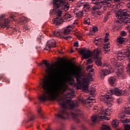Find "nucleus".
<instances>
[{
	"instance_id": "nucleus-14",
	"label": "nucleus",
	"mask_w": 130,
	"mask_h": 130,
	"mask_svg": "<svg viewBox=\"0 0 130 130\" xmlns=\"http://www.w3.org/2000/svg\"><path fill=\"white\" fill-rule=\"evenodd\" d=\"M110 74V71L107 69H103L102 70L101 73V78H103V77H105V76H107V75H109Z\"/></svg>"
},
{
	"instance_id": "nucleus-16",
	"label": "nucleus",
	"mask_w": 130,
	"mask_h": 130,
	"mask_svg": "<svg viewBox=\"0 0 130 130\" xmlns=\"http://www.w3.org/2000/svg\"><path fill=\"white\" fill-rule=\"evenodd\" d=\"M108 81L110 85H114L116 82V77L114 76H111L109 78Z\"/></svg>"
},
{
	"instance_id": "nucleus-6",
	"label": "nucleus",
	"mask_w": 130,
	"mask_h": 130,
	"mask_svg": "<svg viewBox=\"0 0 130 130\" xmlns=\"http://www.w3.org/2000/svg\"><path fill=\"white\" fill-rule=\"evenodd\" d=\"M126 11V9L124 10H119L116 15V17L118 20H117L119 24L124 23V24H128L130 23V17Z\"/></svg>"
},
{
	"instance_id": "nucleus-29",
	"label": "nucleus",
	"mask_w": 130,
	"mask_h": 130,
	"mask_svg": "<svg viewBox=\"0 0 130 130\" xmlns=\"http://www.w3.org/2000/svg\"><path fill=\"white\" fill-rule=\"evenodd\" d=\"M29 120H34L35 119V116L33 113H30L28 115Z\"/></svg>"
},
{
	"instance_id": "nucleus-18",
	"label": "nucleus",
	"mask_w": 130,
	"mask_h": 130,
	"mask_svg": "<svg viewBox=\"0 0 130 130\" xmlns=\"http://www.w3.org/2000/svg\"><path fill=\"white\" fill-rule=\"evenodd\" d=\"M64 98H73V97H74V91L66 92V94H64Z\"/></svg>"
},
{
	"instance_id": "nucleus-12",
	"label": "nucleus",
	"mask_w": 130,
	"mask_h": 130,
	"mask_svg": "<svg viewBox=\"0 0 130 130\" xmlns=\"http://www.w3.org/2000/svg\"><path fill=\"white\" fill-rule=\"evenodd\" d=\"M111 108H109L108 109H106L105 111H103L101 115H99V118L100 119H106L107 120H109V119H108L106 117V115L107 116H109L110 114H111Z\"/></svg>"
},
{
	"instance_id": "nucleus-30",
	"label": "nucleus",
	"mask_w": 130,
	"mask_h": 130,
	"mask_svg": "<svg viewBox=\"0 0 130 130\" xmlns=\"http://www.w3.org/2000/svg\"><path fill=\"white\" fill-rule=\"evenodd\" d=\"M118 73L119 75H121V76H124V71L123 69H118Z\"/></svg>"
},
{
	"instance_id": "nucleus-36",
	"label": "nucleus",
	"mask_w": 130,
	"mask_h": 130,
	"mask_svg": "<svg viewBox=\"0 0 130 130\" xmlns=\"http://www.w3.org/2000/svg\"><path fill=\"white\" fill-rule=\"evenodd\" d=\"M121 36H126V32L124 31H122L120 34Z\"/></svg>"
},
{
	"instance_id": "nucleus-11",
	"label": "nucleus",
	"mask_w": 130,
	"mask_h": 130,
	"mask_svg": "<svg viewBox=\"0 0 130 130\" xmlns=\"http://www.w3.org/2000/svg\"><path fill=\"white\" fill-rule=\"evenodd\" d=\"M63 33L60 31L59 30H55L52 32L51 36H54L55 37H60L61 38H63V39H66V40H70L72 37L71 36H63Z\"/></svg>"
},
{
	"instance_id": "nucleus-35",
	"label": "nucleus",
	"mask_w": 130,
	"mask_h": 130,
	"mask_svg": "<svg viewBox=\"0 0 130 130\" xmlns=\"http://www.w3.org/2000/svg\"><path fill=\"white\" fill-rule=\"evenodd\" d=\"M87 64H90V63H92L93 62V60L92 59H88L86 60Z\"/></svg>"
},
{
	"instance_id": "nucleus-21",
	"label": "nucleus",
	"mask_w": 130,
	"mask_h": 130,
	"mask_svg": "<svg viewBox=\"0 0 130 130\" xmlns=\"http://www.w3.org/2000/svg\"><path fill=\"white\" fill-rule=\"evenodd\" d=\"M104 53L106 54L107 52L110 51V47L106 45L104 46Z\"/></svg>"
},
{
	"instance_id": "nucleus-5",
	"label": "nucleus",
	"mask_w": 130,
	"mask_h": 130,
	"mask_svg": "<svg viewBox=\"0 0 130 130\" xmlns=\"http://www.w3.org/2000/svg\"><path fill=\"white\" fill-rule=\"evenodd\" d=\"M126 91L122 90L121 89H119L117 88H115L114 89H111L109 90V93L110 95L106 94L102 97V99L106 101L105 103L107 104H110L112 101H113V98L111 95H113L114 94L116 96H121V95H124Z\"/></svg>"
},
{
	"instance_id": "nucleus-49",
	"label": "nucleus",
	"mask_w": 130,
	"mask_h": 130,
	"mask_svg": "<svg viewBox=\"0 0 130 130\" xmlns=\"http://www.w3.org/2000/svg\"><path fill=\"white\" fill-rule=\"evenodd\" d=\"M128 128H130V125H127L125 128L126 130H128Z\"/></svg>"
},
{
	"instance_id": "nucleus-48",
	"label": "nucleus",
	"mask_w": 130,
	"mask_h": 130,
	"mask_svg": "<svg viewBox=\"0 0 130 130\" xmlns=\"http://www.w3.org/2000/svg\"><path fill=\"white\" fill-rule=\"evenodd\" d=\"M127 30L128 31L129 33H130V25L127 26Z\"/></svg>"
},
{
	"instance_id": "nucleus-20",
	"label": "nucleus",
	"mask_w": 130,
	"mask_h": 130,
	"mask_svg": "<svg viewBox=\"0 0 130 130\" xmlns=\"http://www.w3.org/2000/svg\"><path fill=\"white\" fill-rule=\"evenodd\" d=\"M37 111H38V116H39V117L43 119L45 118V117H44V116H43V112L42 111V110H41V109L38 108L37 109Z\"/></svg>"
},
{
	"instance_id": "nucleus-46",
	"label": "nucleus",
	"mask_w": 130,
	"mask_h": 130,
	"mask_svg": "<svg viewBox=\"0 0 130 130\" xmlns=\"http://www.w3.org/2000/svg\"><path fill=\"white\" fill-rule=\"evenodd\" d=\"M4 81H5V82H7V83L8 84H9V83H10V80H9V79L5 78V79H4Z\"/></svg>"
},
{
	"instance_id": "nucleus-8",
	"label": "nucleus",
	"mask_w": 130,
	"mask_h": 130,
	"mask_svg": "<svg viewBox=\"0 0 130 130\" xmlns=\"http://www.w3.org/2000/svg\"><path fill=\"white\" fill-rule=\"evenodd\" d=\"M15 16L13 15H11L8 18L6 17V15H0V29L3 28L9 29V28H10L9 23L13 22V21H15Z\"/></svg>"
},
{
	"instance_id": "nucleus-27",
	"label": "nucleus",
	"mask_w": 130,
	"mask_h": 130,
	"mask_svg": "<svg viewBox=\"0 0 130 130\" xmlns=\"http://www.w3.org/2000/svg\"><path fill=\"white\" fill-rule=\"evenodd\" d=\"M90 18L86 17L84 19V23L85 25H90Z\"/></svg>"
},
{
	"instance_id": "nucleus-55",
	"label": "nucleus",
	"mask_w": 130,
	"mask_h": 130,
	"mask_svg": "<svg viewBox=\"0 0 130 130\" xmlns=\"http://www.w3.org/2000/svg\"><path fill=\"white\" fill-rule=\"evenodd\" d=\"M125 122H129V121L128 120V119H126Z\"/></svg>"
},
{
	"instance_id": "nucleus-43",
	"label": "nucleus",
	"mask_w": 130,
	"mask_h": 130,
	"mask_svg": "<svg viewBox=\"0 0 130 130\" xmlns=\"http://www.w3.org/2000/svg\"><path fill=\"white\" fill-rule=\"evenodd\" d=\"M90 93L91 95H94V93H95V90L92 89L90 90Z\"/></svg>"
},
{
	"instance_id": "nucleus-1",
	"label": "nucleus",
	"mask_w": 130,
	"mask_h": 130,
	"mask_svg": "<svg viewBox=\"0 0 130 130\" xmlns=\"http://www.w3.org/2000/svg\"><path fill=\"white\" fill-rule=\"evenodd\" d=\"M40 86L45 92L39 97L40 101L56 100L61 106L57 113L55 114V120L57 122H60V120L70 119L71 117L77 123L81 122L80 118H84V115L81 110L77 109L79 107L78 103H75L71 100H66L64 98L60 96L66 92V88L62 86L61 81L54 84L51 78L42 79Z\"/></svg>"
},
{
	"instance_id": "nucleus-61",
	"label": "nucleus",
	"mask_w": 130,
	"mask_h": 130,
	"mask_svg": "<svg viewBox=\"0 0 130 130\" xmlns=\"http://www.w3.org/2000/svg\"><path fill=\"white\" fill-rule=\"evenodd\" d=\"M71 52H74V51H71Z\"/></svg>"
},
{
	"instance_id": "nucleus-58",
	"label": "nucleus",
	"mask_w": 130,
	"mask_h": 130,
	"mask_svg": "<svg viewBox=\"0 0 130 130\" xmlns=\"http://www.w3.org/2000/svg\"><path fill=\"white\" fill-rule=\"evenodd\" d=\"M79 39V40H82V38H80Z\"/></svg>"
},
{
	"instance_id": "nucleus-26",
	"label": "nucleus",
	"mask_w": 130,
	"mask_h": 130,
	"mask_svg": "<svg viewBox=\"0 0 130 130\" xmlns=\"http://www.w3.org/2000/svg\"><path fill=\"white\" fill-rule=\"evenodd\" d=\"M111 62L112 64H113V66H115V67H116V66H118V62L114 58L111 59Z\"/></svg>"
},
{
	"instance_id": "nucleus-24",
	"label": "nucleus",
	"mask_w": 130,
	"mask_h": 130,
	"mask_svg": "<svg viewBox=\"0 0 130 130\" xmlns=\"http://www.w3.org/2000/svg\"><path fill=\"white\" fill-rule=\"evenodd\" d=\"M94 43H95V45H100L101 43H102V39H95V41H94Z\"/></svg>"
},
{
	"instance_id": "nucleus-62",
	"label": "nucleus",
	"mask_w": 130,
	"mask_h": 130,
	"mask_svg": "<svg viewBox=\"0 0 130 130\" xmlns=\"http://www.w3.org/2000/svg\"><path fill=\"white\" fill-rule=\"evenodd\" d=\"M69 73H71V71H69Z\"/></svg>"
},
{
	"instance_id": "nucleus-64",
	"label": "nucleus",
	"mask_w": 130,
	"mask_h": 130,
	"mask_svg": "<svg viewBox=\"0 0 130 130\" xmlns=\"http://www.w3.org/2000/svg\"><path fill=\"white\" fill-rule=\"evenodd\" d=\"M92 124V125H94V124Z\"/></svg>"
},
{
	"instance_id": "nucleus-38",
	"label": "nucleus",
	"mask_w": 130,
	"mask_h": 130,
	"mask_svg": "<svg viewBox=\"0 0 130 130\" xmlns=\"http://www.w3.org/2000/svg\"><path fill=\"white\" fill-rule=\"evenodd\" d=\"M12 32L14 34H16V33H18V32H19V30H17L16 28H13L12 29Z\"/></svg>"
},
{
	"instance_id": "nucleus-3",
	"label": "nucleus",
	"mask_w": 130,
	"mask_h": 130,
	"mask_svg": "<svg viewBox=\"0 0 130 130\" xmlns=\"http://www.w3.org/2000/svg\"><path fill=\"white\" fill-rule=\"evenodd\" d=\"M80 54L82 55L83 58H89V57H91L95 59V63L96 66L100 67L102 64V62H101V58L99 57V54H100V51L98 49H95L93 52H91L89 50H87L86 48H83L80 50Z\"/></svg>"
},
{
	"instance_id": "nucleus-15",
	"label": "nucleus",
	"mask_w": 130,
	"mask_h": 130,
	"mask_svg": "<svg viewBox=\"0 0 130 130\" xmlns=\"http://www.w3.org/2000/svg\"><path fill=\"white\" fill-rule=\"evenodd\" d=\"M73 27L72 25H69L64 30L63 34L64 35H68V34H70L71 33V31H72L73 29Z\"/></svg>"
},
{
	"instance_id": "nucleus-23",
	"label": "nucleus",
	"mask_w": 130,
	"mask_h": 130,
	"mask_svg": "<svg viewBox=\"0 0 130 130\" xmlns=\"http://www.w3.org/2000/svg\"><path fill=\"white\" fill-rule=\"evenodd\" d=\"M125 40H126L125 38H123L121 37H119L117 39V41L120 44H122V43H124L125 42Z\"/></svg>"
},
{
	"instance_id": "nucleus-51",
	"label": "nucleus",
	"mask_w": 130,
	"mask_h": 130,
	"mask_svg": "<svg viewBox=\"0 0 130 130\" xmlns=\"http://www.w3.org/2000/svg\"><path fill=\"white\" fill-rule=\"evenodd\" d=\"M26 30H29V28L28 27H25L24 28L23 31H26Z\"/></svg>"
},
{
	"instance_id": "nucleus-44",
	"label": "nucleus",
	"mask_w": 130,
	"mask_h": 130,
	"mask_svg": "<svg viewBox=\"0 0 130 130\" xmlns=\"http://www.w3.org/2000/svg\"><path fill=\"white\" fill-rule=\"evenodd\" d=\"M74 46L78 47L79 46V43L76 42L74 43Z\"/></svg>"
},
{
	"instance_id": "nucleus-4",
	"label": "nucleus",
	"mask_w": 130,
	"mask_h": 130,
	"mask_svg": "<svg viewBox=\"0 0 130 130\" xmlns=\"http://www.w3.org/2000/svg\"><path fill=\"white\" fill-rule=\"evenodd\" d=\"M72 75L76 78L77 83L79 85L80 89H82L84 92H87L89 87V78L82 76L81 72H74Z\"/></svg>"
},
{
	"instance_id": "nucleus-28",
	"label": "nucleus",
	"mask_w": 130,
	"mask_h": 130,
	"mask_svg": "<svg viewBox=\"0 0 130 130\" xmlns=\"http://www.w3.org/2000/svg\"><path fill=\"white\" fill-rule=\"evenodd\" d=\"M98 118V117L96 115H93L91 119V121H92L93 123H95L96 121H97V119Z\"/></svg>"
},
{
	"instance_id": "nucleus-50",
	"label": "nucleus",
	"mask_w": 130,
	"mask_h": 130,
	"mask_svg": "<svg viewBox=\"0 0 130 130\" xmlns=\"http://www.w3.org/2000/svg\"><path fill=\"white\" fill-rule=\"evenodd\" d=\"M4 75L3 74L0 75V80H2L4 78Z\"/></svg>"
},
{
	"instance_id": "nucleus-59",
	"label": "nucleus",
	"mask_w": 130,
	"mask_h": 130,
	"mask_svg": "<svg viewBox=\"0 0 130 130\" xmlns=\"http://www.w3.org/2000/svg\"><path fill=\"white\" fill-rule=\"evenodd\" d=\"M97 15H98V16H99L100 15V14H99V13H97Z\"/></svg>"
},
{
	"instance_id": "nucleus-47",
	"label": "nucleus",
	"mask_w": 130,
	"mask_h": 130,
	"mask_svg": "<svg viewBox=\"0 0 130 130\" xmlns=\"http://www.w3.org/2000/svg\"><path fill=\"white\" fill-rule=\"evenodd\" d=\"M117 103H118V104H119V103H120V102H121V99H117Z\"/></svg>"
},
{
	"instance_id": "nucleus-33",
	"label": "nucleus",
	"mask_w": 130,
	"mask_h": 130,
	"mask_svg": "<svg viewBox=\"0 0 130 130\" xmlns=\"http://www.w3.org/2000/svg\"><path fill=\"white\" fill-rule=\"evenodd\" d=\"M96 31H98V28L96 26L93 27L92 28L90 29V32H96Z\"/></svg>"
},
{
	"instance_id": "nucleus-56",
	"label": "nucleus",
	"mask_w": 130,
	"mask_h": 130,
	"mask_svg": "<svg viewBox=\"0 0 130 130\" xmlns=\"http://www.w3.org/2000/svg\"><path fill=\"white\" fill-rule=\"evenodd\" d=\"M105 41L106 42H107V41H108V39L105 38Z\"/></svg>"
},
{
	"instance_id": "nucleus-52",
	"label": "nucleus",
	"mask_w": 130,
	"mask_h": 130,
	"mask_svg": "<svg viewBox=\"0 0 130 130\" xmlns=\"http://www.w3.org/2000/svg\"><path fill=\"white\" fill-rule=\"evenodd\" d=\"M89 73H93L94 72V69H92L90 70L89 71Z\"/></svg>"
},
{
	"instance_id": "nucleus-40",
	"label": "nucleus",
	"mask_w": 130,
	"mask_h": 130,
	"mask_svg": "<svg viewBox=\"0 0 130 130\" xmlns=\"http://www.w3.org/2000/svg\"><path fill=\"white\" fill-rule=\"evenodd\" d=\"M93 68V65H88L87 68H86V69L87 70H90L91 69H92Z\"/></svg>"
},
{
	"instance_id": "nucleus-2",
	"label": "nucleus",
	"mask_w": 130,
	"mask_h": 130,
	"mask_svg": "<svg viewBox=\"0 0 130 130\" xmlns=\"http://www.w3.org/2000/svg\"><path fill=\"white\" fill-rule=\"evenodd\" d=\"M53 9L50 11V15H54L56 17L53 19V23L55 25H60L63 19L61 18L63 11L67 12L70 9V5L66 2V0H53Z\"/></svg>"
},
{
	"instance_id": "nucleus-9",
	"label": "nucleus",
	"mask_w": 130,
	"mask_h": 130,
	"mask_svg": "<svg viewBox=\"0 0 130 130\" xmlns=\"http://www.w3.org/2000/svg\"><path fill=\"white\" fill-rule=\"evenodd\" d=\"M117 54L118 60H122L124 59L125 57H129L130 59V45L122 51H118Z\"/></svg>"
},
{
	"instance_id": "nucleus-41",
	"label": "nucleus",
	"mask_w": 130,
	"mask_h": 130,
	"mask_svg": "<svg viewBox=\"0 0 130 130\" xmlns=\"http://www.w3.org/2000/svg\"><path fill=\"white\" fill-rule=\"evenodd\" d=\"M81 130H87V128L83 124L81 125Z\"/></svg>"
},
{
	"instance_id": "nucleus-45",
	"label": "nucleus",
	"mask_w": 130,
	"mask_h": 130,
	"mask_svg": "<svg viewBox=\"0 0 130 130\" xmlns=\"http://www.w3.org/2000/svg\"><path fill=\"white\" fill-rule=\"evenodd\" d=\"M69 68H70V66L69 64H67L65 66V69L67 70H69Z\"/></svg>"
},
{
	"instance_id": "nucleus-25",
	"label": "nucleus",
	"mask_w": 130,
	"mask_h": 130,
	"mask_svg": "<svg viewBox=\"0 0 130 130\" xmlns=\"http://www.w3.org/2000/svg\"><path fill=\"white\" fill-rule=\"evenodd\" d=\"M119 123V121H118L117 120H114L112 122V124L114 127H116L118 126Z\"/></svg>"
},
{
	"instance_id": "nucleus-53",
	"label": "nucleus",
	"mask_w": 130,
	"mask_h": 130,
	"mask_svg": "<svg viewBox=\"0 0 130 130\" xmlns=\"http://www.w3.org/2000/svg\"><path fill=\"white\" fill-rule=\"evenodd\" d=\"M89 6V5H88V4H85L84 5V7H85V8H86V7H88Z\"/></svg>"
},
{
	"instance_id": "nucleus-19",
	"label": "nucleus",
	"mask_w": 130,
	"mask_h": 130,
	"mask_svg": "<svg viewBox=\"0 0 130 130\" xmlns=\"http://www.w3.org/2000/svg\"><path fill=\"white\" fill-rule=\"evenodd\" d=\"M19 22L22 25H24V24H26V23H27V22H28V19H27L25 17H22L20 18Z\"/></svg>"
},
{
	"instance_id": "nucleus-60",
	"label": "nucleus",
	"mask_w": 130,
	"mask_h": 130,
	"mask_svg": "<svg viewBox=\"0 0 130 130\" xmlns=\"http://www.w3.org/2000/svg\"><path fill=\"white\" fill-rule=\"evenodd\" d=\"M124 116H123V117H121V118H124Z\"/></svg>"
},
{
	"instance_id": "nucleus-32",
	"label": "nucleus",
	"mask_w": 130,
	"mask_h": 130,
	"mask_svg": "<svg viewBox=\"0 0 130 130\" xmlns=\"http://www.w3.org/2000/svg\"><path fill=\"white\" fill-rule=\"evenodd\" d=\"M102 130H110V128L106 125H103Z\"/></svg>"
},
{
	"instance_id": "nucleus-7",
	"label": "nucleus",
	"mask_w": 130,
	"mask_h": 130,
	"mask_svg": "<svg viewBox=\"0 0 130 130\" xmlns=\"http://www.w3.org/2000/svg\"><path fill=\"white\" fill-rule=\"evenodd\" d=\"M91 1V4L95 5L92 8L93 11H96V10H99L101 9L102 7L105 6L106 7H111L112 5V0H104L101 1V0H90Z\"/></svg>"
},
{
	"instance_id": "nucleus-34",
	"label": "nucleus",
	"mask_w": 130,
	"mask_h": 130,
	"mask_svg": "<svg viewBox=\"0 0 130 130\" xmlns=\"http://www.w3.org/2000/svg\"><path fill=\"white\" fill-rule=\"evenodd\" d=\"M70 130H77V127L75 124H72L71 125Z\"/></svg>"
},
{
	"instance_id": "nucleus-63",
	"label": "nucleus",
	"mask_w": 130,
	"mask_h": 130,
	"mask_svg": "<svg viewBox=\"0 0 130 130\" xmlns=\"http://www.w3.org/2000/svg\"><path fill=\"white\" fill-rule=\"evenodd\" d=\"M69 1L71 2V1H73V0H69Z\"/></svg>"
},
{
	"instance_id": "nucleus-13",
	"label": "nucleus",
	"mask_w": 130,
	"mask_h": 130,
	"mask_svg": "<svg viewBox=\"0 0 130 130\" xmlns=\"http://www.w3.org/2000/svg\"><path fill=\"white\" fill-rule=\"evenodd\" d=\"M47 44V45L44 49L48 51L51 50L52 48H54V47L56 46V45H55V40H54L48 41Z\"/></svg>"
},
{
	"instance_id": "nucleus-54",
	"label": "nucleus",
	"mask_w": 130,
	"mask_h": 130,
	"mask_svg": "<svg viewBox=\"0 0 130 130\" xmlns=\"http://www.w3.org/2000/svg\"><path fill=\"white\" fill-rule=\"evenodd\" d=\"M41 36H40L38 38V40L39 41L41 40Z\"/></svg>"
},
{
	"instance_id": "nucleus-39",
	"label": "nucleus",
	"mask_w": 130,
	"mask_h": 130,
	"mask_svg": "<svg viewBox=\"0 0 130 130\" xmlns=\"http://www.w3.org/2000/svg\"><path fill=\"white\" fill-rule=\"evenodd\" d=\"M56 130H64V126L62 125L61 127H58Z\"/></svg>"
},
{
	"instance_id": "nucleus-42",
	"label": "nucleus",
	"mask_w": 130,
	"mask_h": 130,
	"mask_svg": "<svg viewBox=\"0 0 130 130\" xmlns=\"http://www.w3.org/2000/svg\"><path fill=\"white\" fill-rule=\"evenodd\" d=\"M122 1L123 0H113V2L115 3V4H116V3H121Z\"/></svg>"
},
{
	"instance_id": "nucleus-17",
	"label": "nucleus",
	"mask_w": 130,
	"mask_h": 130,
	"mask_svg": "<svg viewBox=\"0 0 130 130\" xmlns=\"http://www.w3.org/2000/svg\"><path fill=\"white\" fill-rule=\"evenodd\" d=\"M93 100H94V99L92 98V97H89L87 100H82V102L84 104H90V103H92V101Z\"/></svg>"
},
{
	"instance_id": "nucleus-57",
	"label": "nucleus",
	"mask_w": 130,
	"mask_h": 130,
	"mask_svg": "<svg viewBox=\"0 0 130 130\" xmlns=\"http://www.w3.org/2000/svg\"><path fill=\"white\" fill-rule=\"evenodd\" d=\"M106 36H108V35H109V34L108 33H106Z\"/></svg>"
},
{
	"instance_id": "nucleus-37",
	"label": "nucleus",
	"mask_w": 130,
	"mask_h": 130,
	"mask_svg": "<svg viewBox=\"0 0 130 130\" xmlns=\"http://www.w3.org/2000/svg\"><path fill=\"white\" fill-rule=\"evenodd\" d=\"M65 16L67 19H71L72 18V15L69 14H66Z\"/></svg>"
},
{
	"instance_id": "nucleus-10",
	"label": "nucleus",
	"mask_w": 130,
	"mask_h": 130,
	"mask_svg": "<svg viewBox=\"0 0 130 130\" xmlns=\"http://www.w3.org/2000/svg\"><path fill=\"white\" fill-rule=\"evenodd\" d=\"M43 63H40L38 64V67H42L44 69V71L47 73V74H50L52 72V66L50 63H48L47 61L45 60H43Z\"/></svg>"
},
{
	"instance_id": "nucleus-22",
	"label": "nucleus",
	"mask_w": 130,
	"mask_h": 130,
	"mask_svg": "<svg viewBox=\"0 0 130 130\" xmlns=\"http://www.w3.org/2000/svg\"><path fill=\"white\" fill-rule=\"evenodd\" d=\"M111 14L110 12L107 13L104 18V22L105 23L108 21L109 18H110Z\"/></svg>"
},
{
	"instance_id": "nucleus-31",
	"label": "nucleus",
	"mask_w": 130,
	"mask_h": 130,
	"mask_svg": "<svg viewBox=\"0 0 130 130\" xmlns=\"http://www.w3.org/2000/svg\"><path fill=\"white\" fill-rule=\"evenodd\" d=\"M124 112L125 114L130 115V107L125 108Z\"/></svg>"
}]
</instances>
